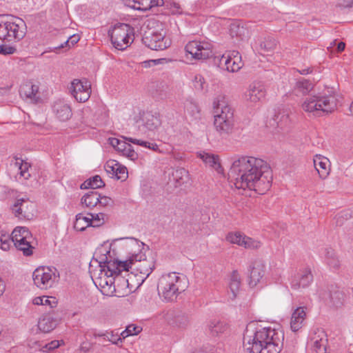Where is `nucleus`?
Wrapping results in <instances>:
<instances>
[{"label":"nucleus","instance_id":"nucleus-38","mask_svg":"<svg viewBox=\"0 0 353 353\" xmlns=\"http://www.w3.org/2000/svg\"><path fill=\"white\" fill-rule=\"evenodd\" d=\"M214 61L221 69L230 72V69L232 68V65H230V61L227 58L226 54H223L221 57H214Z\"/></svg>","mask_w":353,"mask_h":353},{"label":"nucleus","instance_id":"nucleus-56","mask_svg":"<svg viewBox=\"0 0 353 353\" xmlns=\"http://www.w3.org/2000/svg\"><path fill=\"white\" fill-rule=\"evenodd\" d=\"M16 19H18V17L12 14H0V22H14ZM20 20L23 22L21 19Z\"/></svg>","mask_w":353,"mask_h":353},{"label":"nucleus","instance_id":"nucleus-30","mask_svg":"<svg viewBox=\"0 0 353 353\" xmlns=\"http://www.w3.org/2000/svg\"><path fill=\"white\" fill-rule=\"evenodd\" d=\"M188 172L183 168H178L172 173V178L175 181V186H180L188 179Z\"/></svg>","mask_w":353,"mask_h":353},{"label":"nucleus","instance_id":"nucleus-1","mask_svg":"<svg viewBox=\"0 0 353 353\" xmlns=\"http://www.w3.org/2000/svg\"><path fill=\"white\" fill-rule=\"evenodd\" d=\"M229 176L236 188H248L259 194H265L272 182L270 166L263 159L250 156H241L235 160Z\"/></svg>","mask_w":353,"mask_h":353},{"label":"nucleus","instance_id":"nucleus-59","mask_svg":"<svg viewBox=\"0 0 353 353\" xmlns=\"http://www.w3.org/2000/svg\"><path fill=\"white\" fill-rule=\"evenodd\" d=\"M80 39V37L79 34H72L71 35L66 41H65V44H71L72 46H74L76 44Z\"/></svg>","mask_w":353,"mask_h":353},{"label":"nucleus","instance_id":"nucleus-33","mask_svg":"<svg viewBox=\"0 0 353 353\" xmlns=\"http://www.w3.org/2000/svg\"><path fill=\"white\" fill-rule=\"evenodd\" d=\"M92 219L89 217H86L83 214L79 213L76 216V220L74 223V228L78 231H83L85 228L89 226H92Z\"/></svg>","mask_w":353,"mask_h":353},{"label":"nucleus","instance_id":"nucleus-44","mask_svg":"<svg viewBox=\"0 0 353 353\" xmlns=\"http://www.w3.org/2000/svg\"><path fill=\"white\" fill-rule=\"evenodd\" d=\"M165 9L168 10V14H181V8L178 3L173 1H166L165 4Z\"/></svg>","mask_w":353,"mask_h":353},{"label":"nucleus","instance_id":"nucleus-5","mask_svg":"<svg viewBox=\"0 0 353 353\" xmlns=\"http://www.w3.org/2000/svg\"><path fill=\"white\" fill-rule=\"evenodd\" d=\"M214 108H221V112L214 116V125L220 134H229L232 133L234 125V111L232 108L225 103V101L217 99L214 101Z\"/></svg>","mask_w":353,"mask_h":353},{"label":"nucleus","instance_id":"nucleus-35","mask_svg":"<svg viewBox=\"0 0 353 353\" xmlns=\"http://www.w3.org/2000/svg\"><path fill=\"white\" fill-rule=\"evenodd\" d=\"M241 285V277L239 272L236 270H234L232 273L230 282V289L232 293V299L236 297L237 292L239 290Z\"/></svg>","mask_w":353,"mask_h":353},{"label":"nucleus","instance_id":"nucleus-26","mask_svg":"<svg viewBox=\"0 0 353 353\" xmlns=\"http://www.w3.org/2000/svg\"><path fill=\"white\" fill-rule=\"evenodd\" d=\"M167 319L168 320L170 317H172V321L170 322V323L180 327H185L189 323V318L188 315L185 313L178 312H168L167 314Z\"/></svg>","mask_w":353,"mask_h":353},{"label":"nucleus","instance_id":"nucleus-58","mask_svg":"<svg viewBox=\"0 0 353 353\" xmlns=\"http://www.w3.org/2000/svg\"><path fill=\"white\" fill-rule=\"evenodd\" d=\"M119 240L129 241L128 245L130 248H134V247H139V248L140 247L139 241L137 239H135L134 238H121Z\"/></svg>","mask_w":353,"mask_h":353},{"label":"nucleus","instance_id":"nucleus-23","mask_svg":"<svg viewBox=\"0 0 353 353\" xmlns=\"http://www.w3.org/2000/svg\"><path fill=\"white\" fill-rule=\"evenodd\" d=\"M200 157L206 165L213 168L219 174L223 172V169L221 165L218 155L203 152V154H200Z\"/></svg>","mask_w":353,"mask_h":353},{"label":"nucleus","instance_id":"nucleus-11","mask_svg":"<svg viewBox=\"0 0 353 353\" xmlns=\"http://www.w3.org/2000/svg\"><path fill=\"white\" fill-rule=\"evenodd\" d=\"M71 93L77 101L85 102L90 97V83L86 79H74L71 83Z\"/></svg>","mask_w":353,"mask_h":353},{"label":"nucleus","instance_id":"nucleus-2","mask_svg":"<svg viewBox=\"0 0 353 353\" xmlns=\"http://www.w3.org/2000/svg\"><path fill=\"white\" fill-rule=\"evenodd\" d=\"M250 323L243 334V347L250 353H279L282 349L283 334L271 327L258 329Z\"/></svg>","mask_w":353,"mask_h":353},{"label":"nucleus","instance_id":"nucleus-27","mask_svg":"<svg viewBox=\"0 0 353 353\" xmlns=\"http://www.w3.org/2000/svg\"><path fill=\"white\" fill-rule=\"evenodd\" d=\"M38 328L44 333H48L57 326V321L50 316L41 318L38 322Z\"/></svg>","mask_w":353,"mask_h":353},{"label":"nucleus","instance_id":"nucleus-8","mask_svg":"<svg viewBox=\"0 0 353 353\" xmlns=\"http://www.w3.org/2000/svg\"><path fill=\"white\" fill-rule=\"evenodd\" d=\"M11 238L15 248L22 251L24 256L32 255L35 248L32 245V235L27 228L17 227L12 231Z\"/></svg>","mask_w":353,"mask_h":353},{"label":"nucleus","instance_id":"nucleus-54","mask_svg":"<svg viewBox=\"0 0 353 353\" xmlns=\"http://www.w3.org/2000/svg\"><path fill=\"white\" fill-rule=\"evenodd\" d=\"M141 327L134 325H130L126 327V332L130 335H137L141 331Z\"/></svg>","mask_w":353,"mask_h":353},{"label":"nucleus","instance_id":"nucleus-12","mask_svg":"<svg viewBox=\"0 0 353 353\" xmlns=\"http://www.w3.org/2000/svg\"><path fill=\"white\" fill-rule=\"evenodd\" d=\"M185 52L192 56V58L201 60L206 59L212 56V50L209 44H202L201 42L192 41L188 42L185 47Z\"/></svg>","mask_w":353,"mask_h":353},{"label":"nucleus","instance_id":"nucleus-32","mask_svg":"<svg viewBox=\"0 0 353 353\" xmlns=\"http://www.w3.org/2000/svg\"><path fill=\"white\" fill-rule=\"evenodd\" d=\"M228 328V324L220 320H212L209 324V330L213 336L224 333Z\"/></svg>","mask_w":353,"mask_h":353},{"label":"nucleus","instance_id":"nucleus-34","mask_svg":"<svg viewBox=\"0 0 353 353\" xmlns=\"http://www.w3.org/2000/svg\"><path fill=\"white\" fill-rule=\"evenodd\" d=\"M314 88L313 83L308 79L301 78L299 79L295 85V90L297 92L302 94H308Z\"/></svg>","mask_w":353,"mask_h":353},{"label":"nucleus","instance_id":"nucleus-55","mask_svg":"<svg viewBox=\"0 0 353 353\" xmlns=\"http://www.w3.org/2000/svg\"><path fill=\"white\" fill-rule=\"evenodd\" d=\"M105 336L109 341L114 344H118V341H121V339L119 336L118 333L116 334H113V332L107 333L105 334Z\"/></svg>","mask_w":353,"mask_h":353},{"label":"nucleus","instance_id":"nucleus-9","mask_svg":"<svg viewBox=\"0 0 353 353\" xmlns=\"http://www.w3.org/2000/svg\"><path fill=\"white\" fill-rule=\"evenodd\" d=\"M166 32L161 30H149L146 31L142 38L143 44L152 50H163L170 47V40L165 37Z\"/></svg>","mask_w":353,"mask_h":353},{"label":"nucleus","instance_id":"nucleus-63","mask_svg":"<svg viewBox=\"0 0 353 353\" xmlns=\"http://www.w3.org/2000/svg\"><path fill=\"white\" fill-rule=\"evenodd\" d=\"M92 347V344L89 342H83L80 345V350L84 352H88Z\"/></svg>","mask_w":353,"mask_h":353},{"label":"nucleus","instance_id":"nucleus-21","mask_svg":"<svg viewBox=\"0 0 353 353\" xmlns=\"http://www.w3.org/2000/svg\"><path fill=\"white\" fill-rule=\"evenodd\" d=\"M9 37L20 40L27 32L26 23H3Z\"/></svg>","mask_w":353,"mask_h":353},{"label":"nucleus","instance_id":"nucleus-61","mask_svg":"<svg viewBox=\"0 0 353 353\" xmlns=\"http://www.w3.org/2000/svg\"><path fill=\"white\" fill-rule=\"evenodd\" d=\"M130 143L125 142V141H120L119 145L117 148V150L119 152H123Z\"/></svg>","mask_w":353,"mask_h":353},{"label":"nucleus","instance_id":"nucleus-40","mask_svg":"<svg viewBox=\"0 0 353 353\" xmlns=\"http://www.w3.org/2000/svg\"><path fill=\"white\" fill-rule=\"evenodd\" d=\"M244 238L245 235L241 234L240 232L229 233L226 236L228 241L240 246H243Z\"/></svg>","mask_w":353,"mask_h":353},{"label":"nucleus","instance_id":"nucleus-41","mask_svg":"<svg viewBox=\"0 0 353 353\" xmlns=\"http://www.w3.org/2000/svg\"><path fill=\"white\" fill-rule=\"evenodd\" d=\"M118 269L119 270V274L123 271L128 272L130 269H132L133 267V259L132 254L125 261H119L117 259Z\"/></svg>","mask_w":353,"mask_h":353},{"label":"nucleus","instance_id":"nucleus-47","mask_svg":"<svg viewBox=\"0 0 353 353\" xmlns=\"http://www.w3.org/2000/svg\"><path fill=\"white\" fill-rule=\"evenodd\" d=\"M16 164L19 165L21 175L23 176L26 179H28L30 176V174L28 172V168L30 167V165L28 163L24 162L22 159H20V163L18 162L19 159H16Z\"/></svg>","mask_w":353,"mask_h":353},{"label":"nucleus","instance_id":"nucleus-53","mask_svg":"<svg viewBox=\"0 0 353 353\" xmlns=\"http://www.w3.org/2000/svg\"><path fill=\"white\" fill-rule=\"evenodd\" d=\"M32 303H33L34 305H50V301L46 296L35 297L33 299Z\"/></svg>","mask_w":353,"mask_h":353},{"label":"nucleus","instance_id":"nucleus-57","mask_svg":"<svg viewBox=\"0 0 353 353\" xmlns=\"http://www.w3.org/2000/svg\"><path fill=\"white\" fill-rule=\"evenodd\" d=\"M112 203V200L111 198L106 196H101V198L99 199V201L98 204H99L101 206L105 207V206L110 205Z\"/></svg>","mask_w":353,"mask_h":353},{"label":"nucleus","instance_id":"nucleus-37","mask_svg":"<svg viewBox=\"0 0 353 353\" xmlns=\"http://www.w3.org/2000/svg\"><path fill=\"white\" fill-rule=\"evenodd\" d=\"M325 258L327 264L332 268H338L340 265L339 260L336 252L332 248L326 250Z\"/></svg>","mask_w":353,"mask_h":353},{"label":"nucleus","instance_id":"nucleus-3","mask_svg":"<svg viewBox=\"0 0 353 353\" xmlns=\"http://www.w3.org/2000/svg\"><path fill=\"white\" fill-rule=\"evenodd\" d=\"M157 290L165 300L173 301L185 290V286L182 285L181 277L176 272H171L159 278Z\"/></svg>","mask_w":353,"mask_h":353},{"label":"nucleus","instance_id":"nucleus-4","mask_svg":"<svg viewBox=\"0 0 353 353\" xmlns=\"http://www.w3.org/2000/svg\"><path fill=\"white\" fill-rule=\"evenodd\" d=\"M336 106L334 96H308L302 103L304 111L320 117L322 113L332 112Z\"/></svg>","mask_w":353,"mask_h":353},{"label":"nucleus","instance_id":"nucleus-31","mask_svg":"<svg viewBox=\"0 0 353 353\" xmlns=\"http://www.w3.org/2000/svg\"><path fill=\"white\" fill-rule=\"evenodd\" d=\"M105 186V183L103 181L99 175H95L86 181L81 185V189H97Z\"/></svg>","mask_w":353,"mask_h":353},{"label":"nucleus","instance_id":"nucleus-43","mask_svg":"<svg viewBox=\"0 0 353 353\" xmlns=\"http://www.w3.org/2000/svg\"><path fill=\"white\" fill-rule=\"evenodd\" d=\"M185 110L192 117H197L198 114H199V108L198 105L192 101H187L185 103Z\"/></svg>","mask_w":353,"mask_h":353},{"label":"nucleus","instance_id":"nucleus-49","mask_svg":"<svg viewBox=\"0 0 353 353\" xmlns=\"http://www.w3.org/2000/svg\"><path fill=\"white\" fill-rule=\"evenodd\" d=\"M25 201L24 199H17L16 203L14 205L13 210H14L15 215L17 216H22L23 217H28V216L26 215V214L23 213V208H21L23 203Z\"/></svg>","mask_w":353,"mask_h":353},{"label":"nucleus","instance_id":"nucleus-15","mask_svg":"<svg viewBox=\"0 0 353 353\" xmlns=\"http://www.w3.org/2000/svg\"><path fill=\"white\" fill-rule=\"evenodd\" d=\"M313 281V275L310 268L301 270L291 281V287L294 290L307 287Z\"/></svg>","mask_w":353,"mask_h":353},{"label":"nucleus","instance_id":"nucleus-16","mask_svg":"<svg viewBox=\"0 0 353 353\" xmlns=\"http://www.w3.org/2000/svg\"><path fill=\"white\" fill-rule=\"evenodd\" d=\"M104 168L108 174H111L112 177H115L117 180L125 181L128 178L127 168L115 160L108 161Z\"/></svg>","mask_w":353,"mask_h":353},{"label":"nucleus","instance_id":"nucleus-46","mask_svg":"<svg viewBox=\"0 0 353 353\" xmlns=\"http://www.w3.org/2000/svg\"><path fill=\"white\" fill-rule=\"evenodd\" d=\"M12 242V238L9 234L1 233L0 234V248L3 250H8Z\"/></svg>","mask_w":353,"mask_h":353},{"label":"nucleus","instance_id":"nucleus-25","mask_svg":"<svg viewBox=\"0 0 353 353\" xmlns=\"http://www.w3.org/2000/svg\"><path fill=\"white\" fill-rule=\"evenodd\" d=\"M277 41L275 39L268 37L260 42L259 52L261 54H270L276 50Z\"/></svg>","mask_w":353,"mask_h":353},{"label":"nucleus","instance_id":"nucleus-14","mask_svg":"<svg viewBox=\"0 0 353 353\" xmlns=\"http://www.w3.org/2000/svg\"><path fill=\"white\" fill-rule=\"evenodd\" d=\"M248 285L251 288L255 287L264 276L265 265L261 261H255L250 265Z\"/></svg>","mask_w":353,"mask_h":353},{"label":"nucleus","instance_id":"nucleus-52","mask_svg":"<svg viewBox=\"0 0 353 353\" xmlns=\"http://www.w3.org/2000/svg\"><path fill=\"white\" fill-rule=\"evenodd\" d=\"M205 83L204 78L201 75H196L194 77V86L198 90H203L204 89V84Z\"/></svg>","mask_w":353,"mask_h":353},{"label":"nucleus","instance_id":"nucleus-22","mask_svg":"<svg viewBox=\"0 0 353 353\" xmlns=\"http://www.w3.org/2000/svg\"><path fill=\"white\" fill-rule=\"evenodd\" d=\"M306 313L304 307H299L292 313L290 327L292 331H298L303 325V323L305 319Z\"/></svg>","mask_w":353,"mask_h":353},{"label":"nucleus","instance_id":"nucleus-42","mask_svg":"<svg viewBox=\"0 0 353 353\" xmlns=\"http://www.w3.org/2000/svg\"><path fill=\"white\" fill-rule=\"evenodd\" d=\"M32 83H27L24 84L23 86H21L20 89V95L22 97H26V99H30L32 100V99L34 98V94L32 92Z\"/></svg>","mask_w":353,"mask_h":353},{"label":"nucleus","instance_id":"nucleus-29","mask_svg":"<svg viewBox=\"0 0 353 353\" xmlns=\"http://www.w3.org/2000/svg\"><path fill=\"white\" fill-rule=\"evenodd\" d=\"M225 54L229 61H230V62H232V68L230 69L231 72H237L243 67V63L241 60V55L238 51H229Z\"/></svg>","mask_w":353,"mask_h":353},{"label":"nucleus","instance_id":"nucleus-10","mask_svg":"<svg viewBox=\"0 0 353 353\" xmlns=\"http://www.w3.org/2000/svg\"><path fill=\"white\" fill-rule=\"evenodd\" d=\"M133 267L132 270L136 271L135 275L138 273L141 274V283H143L152 273L154 269V262L152 260H148L145 254L140 252L139 253H133Z\"/></svg>","mask_w":353,"mask_h":353},{"label":"nucleus","instance_id":"nucleus-24","mask_svg":"<svg viewBox=\"0 0 353 353\" xmlns=\"http://www.w3.org/2000/svg\"><path fill=\"white\" fill-rule=\"evenodd\" d=\"M245 25V23H230V35L239 41L243 40L248 34V28Z\"/></svg>","mask_w":353,"mask_h":353},{"label":"nucleus","instance_id":"nucleus-36","mask_svg":"<svg viewBox=\"0 0 353 353\" xmlns=\"http://www.w3.org/2000/svg\"><path fill=\"white\" fill-rule=\"evenodd\" d=\"M318 337H313L311 339V346L312 350L316 353H325L326 352V345H325V340L322 338L318 339Z\"/></svg>","mask_w":353,"mask_h":353},{"label":"nucleus","instance_id":"nucleus-64","mask_svg":"<svg viewBox=\"0 0 353 353\" xmlns=\"http://www.w3.org/2000/svg\"><path fill=\"white\" fill-rule=\"evenodd\" d=\"M120 139H117V138H110L109 139V143L114 148L117 150V148H118L119 145V142H120Z\"/></svg>","mask_w":353,"mask_h":353},{"label":"nucleus","instance_id":"nucleus-45","mask_svg":"<svg viewBox=\"0 0 353 353\" xmlns=\"http://www.w3.org/2000/svg\"><path fill=\"white\" fill-rule=\"evenodd\" d=\"M243 242V247H244L246 249L256 250L259 249L261 245L260 241L254 240L246 236H245L244 241Z\"/></svg>","mask_w":353,"mask_h":353},{"label":"nucleus","instance_id":"nucleus-39","mask_svg":"<svg viewBox=\"0 0 353 353\" xmlns=\"http://www.w3.org/2000/svg\"><path fill=\"white\" fill-rule=\"evenodd\" d=\"M330 303L333 306L340 307L343 304V294L339 290H336L330 294Z\"/></svg>","mask_w":353,"mask_h":353},{"label":"nucleus","instance_id":"nucleus-50","mask_svg":"<svg viewBox=\"0 0 353 353\" xmlns=\"http://www.w3.org/2000/svg\"><path fill=\"white\" fill-rule=\"evenodd\" d=\"M121 154L132 161L138 159V154L134 151L131 144Z\"/></svg>","mask_w":353,"mask_h":353},{"label":"nucleus","instance_id":"nucleus-28","mask_svg":"<svg viewBox=\"0 0 353 353\" xmlns=\"http://www.w3.org/2000/svg\"><path fill=\"white\" fill-rule=\"evenodd\" d=\"M101 194L94 190L89 191L81 198V203L85 207L92 208L95 207L99 201Z\"/></svg>","mask_w":353,"mask_h":353},{"label":"nucleus","instance_id":"nucleus-19","mask_svg":"<svg viewBox=\"0 0 353 353\" xmlns=\"http://www.w3.org/2000/svg\"><path fill=\"white\" fill-rule=\"evenodd\" d=\"M143 131H152L161 125V119L159 115L154 114L151 112H143L141 117Z\"/></svg>","mask_w":353,"mask_h":353},{"label":"nucleus","instance_id":"nucleus-7","mask_svg":"<svg viewBox=\"0 0 353 353\" xmlns=\"http://www.w3.org/2000/svg\"><path fill=\"white\" fill-rule=\"evenodd\" d=\"M59 278V272L54 267L40 266L32 273L34 285L41 290L52 288Z\"/></svg>","mask_w":353,"mask_h":353},{"label":"nucleus","instance_id":"nucleus-13","mask_svg":"<svg viewBox=\"0 0 353 353\" xmlns=\"http://www.w3.org/2000/svg\"><path fill=\"white\" fill-rule=\"evenodd\" d=\"M266 90L264 85L259 81H254L250 84L243 94L245 101L251 103H256L264 99Z\"/></svg>","mask_w":353,"mask_h":353},{"label":"nucleus","instance_id":"nucleus-6","mask_svg":"<svg viewBox=\"0 0 353 353\" xmlns=\"http://www.w3.org/2000/svg\"><path fill=\"white\" fill-rule=\"evenodd\" d=\"M108 35L113 46L123 50L134 41V28L129 23H116L108 30Z\"/></svg>","mask_w":353,"mask_h":353},{"label":"nucleus","instance_id":"nucleus-62","mask_svg":"<svg viewBox=\"0 0 353 353\" xmlns=\"http://www.w3.org/2000/svg\"><path fill=\"white\" fill-rule=\"evenodd\" d=\"M164 85L162 83H160L159 88L161 89L159 93H153L154 97H158L159 99H163L166 97V93L163 90Z\"/></svg>","mask_w":353,"mask_h":353},{"label":"nucleus","instance_id":"nucleus-20","mask_svg":"<svg viewBox=\"0 0 353 353\" xmlns=\"http://www.w3.org/2000/svg\"><path fill=\"white\" fill-rule=\"evenodd\" d=\"M314 165L321 179H325L330 173L329 163L327 158L316 154L314 158Z\"/></svg>","mask_w":353,"mask_h":353},{"label":"nucleus","instance_id":"nucleus-17","mask_svg":"<svg viewBox=\"0 0 353 353\" xmlns=\"http://www.w3.org/2000/svg\"><path fill=\"white\" fill-rule=\"evenodd\" d=\"M107 254H110V251H106L105 254H101L99 257V259H97V261L99 262V266L101 268V270L105 271L106 268L107 271L105 272V274L108 276L119 275L117 259H114L113 261L111 259H108Z\"/></svg>","mask_w":353,"mask_h":353},{"label":"nucleus","instance_id":"nucleus-48","mask_svg":"<svg viewBox=\"0 0 353 353\" xmlns=\"http://www.w3.org/2000/svg\"><path fill=\"white\" fill-rule=\"evenodd\" d=\"M88 215L91 216L90 219H92V225L93 227H98L102 225L104 222L105 214L103 213L92 214L89 213Z\"/></svg>","mask_w":353,"mask_h":353},{"label":"nucleus","instance_id":"nucleus-51","mask_svg":"<svg viewBox=\"0 0 353 353\" xmlns=\"http://www.w3.org/2000/svg\"><path fill=\"white\" fill-rule=\"evenodd\" d=\"M16 48L14 47L10 46L6 44L0 45V54L3 55H8L12 54L16 52Z\"/></svg>","mask_w":353,"mask_h":353},{"label":"nucleus","instance_id":"nucleus-18","mask_svg":"<svg viewBox=\"0 0 353 353\" xmlns=\"http://www.w3.org/2000/svg\"><path fill=\"white\" fill-rule=\"evenodd\" d=\"M52 110L56 117L61 121H68L72 115L70 106L62 100L54 102Z\"/></svg>","mask_w":353,"mask_h":353},{"label":"nucleus","instance_id":"nucleus-60","mask_svg":"<svg viewBox=\"0 0 353 353\" xmlns=\"http://www.w3.org/2000/svg\"><path fill=\"white\" fill-rule=\"evenodd\" d=\"M59 346V341H52L50 343L46 344L45 348L48 349V350H52L55 348H57Z\"/></svg>","mask_w":353,"mask_h":353}]
</instances>
